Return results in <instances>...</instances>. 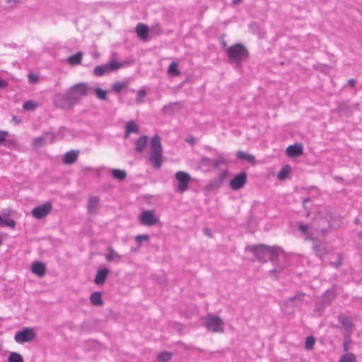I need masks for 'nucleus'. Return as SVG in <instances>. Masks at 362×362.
I'll use <instances>...</instances> for the list:
<instances>
[{
  "label": "nucleus",
  "instance_id": "f257e3e1",
  "mask_svg": "<svg viewBox=\"0 0 362 362\" xmlns=\"http://www.w3.org/2000/svg\"><path fill=\"white\" fill-rule=\"evenodd\" d=\"M245 250L250 251L255 258L262 262H267L269 259L275 262L277 261L279 255L283 252L279 246H269L265 244H259L255 246H247Z\"/></svg>",
  "mask_w": 362,
  "mask_h": 362
},
{
  "label": "nucleus",
  "instance_id": "f03ea898",
  "mask_svg": "<svg viewBox=\"0 0 362 362\" xmlns=\"http://www.w3.org/2000/svg\"><path fill=\"white\" fill-rule=\"evenodd\" d=\"M159 135H154L150 141L149 162L156 169H159L163 163V147Z\"/></svg>",
  "mask_w": 362,
  "mask_h": 362
},
{
  "label": "nucleus",
  "instance_id": "7ed1b4c3",
  "mask_svg": "<svg viewBox=\"0 0 362 362\" xmlns=\"http://www.w3.org/2000/svg\"><path fill=\"white\" fill-rule=\"evenodd\" d=\"M226 52L229 61L235 63L238 66H240L242 61L248 57L247 49L240 43L230 46Z\"/></svg>",
  "mask_w": 362,
  "mask_h": 362
},
{
  "label": "nucleus",
  "instance_id": "20e7f679",
  "mask_svg": "<svg viewBox=\"0 0 362 362\" xmlns=\"http://www.w3.org/2000/svg\"><path fill=\"white\" fill-rule=\"evenodd\" d=\"M53 102L57 107L64 110L72 109L76 105L68 89L64 93L55 94Z\"/></svg>",
  "mask_w": 362,
  "mask_h": 362
},
{
  "label": "nucleus",
  "instance_id": "39448f33",
  "mask_svg": "<svg viewBox=\"0 0 362 362\" xmlns=\"http://www.w3.org/2000/svg\"><path fill=\"white\" fill-rule=\"evenodd\" d=\"M68 90L77 104L81 98L92 93L93 88L86 83H78L71 86Z\"/></svg>",
  "mask_w": 362,
  "mask_h": 362
},
{
  "label": "nucleus",
  "instance_id": "423d86ee",
  "mask_svg": "<svg viewBox=\"0 0 362 362\" xmlns=\"http://www.w3.org/2000/svg\"><path fill=\"white\" fill-rule=\"evenodd\" d=\"M223 320L216 315H209L206 317L204 326L208 331L212 332H221L223 331Z\"/></svg>",
  "mask_w": 362,
  "mask_h": 362
},
{
  "label": "nucleus",
  "instance_id": "0eeeda50",
  "mask_svg": "<svg viewBox=\"0 0 362 362\" xmlns=\"http://www.w3.org/2000/svg\"><path fill=\"white\" fill-rule=\"evenodd\" d=\"M305 296V293H298L295 296L285 300L282 304L284 309L288 313H293L296 308L301 305Z\"/></svg>",
  "mask_w": 362,
  "mask_h": 362
},
{
  "label": "nucleus",
  "instance_id": "6e6552de",
  "mask_svg": "<svg viewBox=\"0 0 362 362\" xmlns=\"http://www.w3.org/2000/svg\"><path fill=\"white\" fill-rule=\"evenodd\" d=\"M122 66V63L113 60L107 64L96 66L93 70V74L95 76H102L120 69Z\"/></svg>",
  "mask_w": 362,
  "mask_h": 362
},
{
  "label": "nucleus",
  "instance_id": "1a4fd4ad",
  "mask_svg": "<svg viewBox=\"0 0 362 362\" xmlns=\"http://www.w3.org/2000/svg\"><path fill=\"white\" fill-rule=\"evenodd\" d=\"M35 337L36 334L33 328L24 327L21 331L16 333L14 339L17 343L23 344L31 341Z\"/></svg>",
  "mask_w": 362,
  "mask_h": 362
},
{
  "label": "nucleus",
  "instance_id": "9d476101",
  "mask_svg": "<svg viewBox=\"0 0 362 362\" xmlns=\"http://www.w3.org/2000/svg\"><path fill=\"white\" fill-rule=\"evenodd\" d=\"M175 179L178 181L177 191L184 192L187 189L188 184L191 180L190 175L184 171H178L175 175Z\"/></svg>",
  "mask_w": 362,
  "mask_h": 362
},
{
  "label": "nucleus",
  "instance_id": "9b49d317",
  "mask_svg": "<svg viewBox=\"0 0 362 362\" xmlns=\"http://www.w3.org/2000/svg\"><path fill=\"white\" fill-rule=\"evenodd\" d=\"M139 221L144 226H151L156 224L158 219L156 218L153 210H145L139 215Z\"/></svg>",
  "mask_w": 362,
  "mask_h": 362
},
{
  "label": "nucleus",
  "instance_id": "f8f14e48",
  "mask_svg": "<svg viewBox=\"0 0 362 362\" xmlns=\"http://www.w3.org/2000/svg\"><path fill=\"white\" fill-rule=\"evenodd\" d=\"M52 208V205L50 202H46L44 204L37 206L32 210V215L37 218L41 219L48 215Z\"/></svg>",
  "mask_w": 362,
  "mask_h": 362
},
{
  "label": "nucleus",
  "instance_id": "ddd939ff",
  "mask_svg": "<svg viewBox=\"0 0 362 362\" xmlns=\"http://www.w3.org/2000/svg\"><path fill=\"white\" fill-rule=\"evenodd\" d=\"M247 180V175L242 172L235 175L230 182V187L233 190H238L244 187Z\"/></svg>",
  "mask_w": 362,
  "mask_h": 362
},
{
  "label": "nucleus",
  "instance_id": "4468645a",
  "mask_svg": "<svg viewBox=\"0 0 362 362\" xmlns=\"http://www.w3.org/2000/svg\"><path fill=\"white\" fill-rule=\"evenodd\" d=\"M54 134L52 132H45L42 136L34 138L33 145L39 148L47 143H52L54 140Z\"/></svg>",
  "mask_w": 362,
  "mask_h": 362
},
{
  "label": "nucleus",
  "instance_id": "2eb2a0df",
  "mask_svg": "<svg viewBox=\"0 0 362 362\" xmlns=\"http://www.w3.org/2000/svg\"><path fill=\"white\" fill-rule=\"evenodd\" d=\"M338 320L344 329V334H352L354 329V324L350 317L341 314L338 316Z\"/></svg>",
  "mask_w": 362,
  "mask_h": 362
},
{
  "label": "nucleus",
  "instance_id": "dca6fc26",
  "mask_svg": "<svg viewBox=\"0 0 362 362\" xmlns=\"http://www.w3.org/2000/svg\"><path fill=\"white\" fill-rule=\"evenodd\" d=\"M358 107V104L349 105L347 102L340 103L337 107V112L341 115H350L354 110H356Z\"/></svg>",
  "mask_w": 362,
  "mask_h": 362
},
{
  "label": "nucleus",
  "instance_id": "f3484780",
  "mask_svg": "<svg viewBox=\"0 0 362 362\" xmlns=\"http://www.w3.org/2000/svg\"><path fill=\"white\" fill-rule=\"evenodd\" d=\"M303 153V145L300 144L290 145L286 148V154L290 158L298 157L301 156Z\"/></svg>",
  "mask_w": 362,
  "mask_h": 362
},
{
  "label": "nucleus",
  "instance_id": "a211bd4d",
  "mask_svg": "<svg viewBox=\"0 0 362 362\" xmlns=\"http://www.w3.org/2000/svg\"><path fill=\"white\" fill-rule=\"evenodd\" d=\"M110 273V270L107 268L99 269L97 271L94 282L97 285L103 284L105 282L107 276Z\"/></svg>",
  "mask_w": 362,
  "mask_h": 362
},
{
  "label": "nucleus",
  "instance_id": "6ab92c4d",
  "mask_svg": "<svg viewBox=\"0 0 362 362\" xmlns=\"http://www.w3.org/2000/svg\"><path fill=\"white\" fill-rule=\"evenodd\" d=\"M31 271L39 277H42L45 275L46 272L45 265L41 262L35 261L33 263Z\"/></svg>",
  "mask_w": 362,
  "mask_h": 362
},
{
  "label": "nucleus",
  "instance_id": "aec40b11",
  "mask_svg": "<svg viewBox=\"0 0 362 362\" xmlns=\"http://www.w3.org/2000/svg\"><path fill=\"white\" fill-rule=\"evenodd\" d=\"M78 153H79V151H76V150H71V151L66 152L64 154V158L62 159L63 163L66 165H70V164L74 163L76 160V159L78 156Z\"/></svg>",
  "mask_w": 362,
  "mask_h": 362
},
{
  "label": "nucleus",
  "instance_id": "412c9836",
  "mask_svg": "<svg viewBox=\"0 0 362 362\" xmlns=\"http://www.w3.org/2000/svg\"><path fill=\"white\" fill-rule=\"evenodd\" d=\"M138 37L142 40H146L149 33L148 27L143 23H139L136 27Z\"/></svg>",
  "mask_w": 362,
  "mask_h": 362
},
{
  "label": "nucleus",
  "instance_id": "4be33fe9",
  "mask_svg": "<svg viewBox=\"0 0 362 362\" xmlns=\"http://www.w3.org/2000/svg\"><path fill=\"white\" fill-rule=\"evenodd\" d=\"M131 133H139V127L133 120H130L126 124L124 139H128Z\"/></svg>",
  "mask_w": 362,
  "mask_h": 362
},
{
  "label": "nucleus",
  "instance_id": "5701e85b",
  "mask_svg": "<svg viewBox=\"0 0 362 362\" xmlns=\"http://www.w3.org/2000/svg\"><path fill=\"white\" fill-rule=\"evenodd\" d=\"M109 253L105 255V259L107 262H119L122 260V256L118 254L112 247L107 248Z\"/></svg>",
  "mask_w": 362,
  "mask_h": 362
},
{
  "label": "nucleus",
  "instance_id": "b1692460",
  "mask_svg": "<svg viewBox=\"0 0 362 362\" xmlns=\"http://www.w3.org/2000/svg\"><path fill=\"white\" fill-rule=\"evenodd\" d=\"M148 144V136L146 135L140 136L135 142V151L142 152Z\"/></svg>",
  "mask_w": 362,
  "mask_h": 362
},
{
  "label": "nucleus",
  "instance_id": "393cba45",
  "mask_svg": "<svg viewBox=\"0 0 362 362\" xmlns=\"http://www.w3.org/2000/svg\"><path fill=\"white\" fill-rule=\"evenodd\" d=\"M313 249L315 255L321 259L328 253L326 247L320 243H315L313 246Z\"/></svg>",
  "mask_w": 362,
  "mask_h": 362
},
{
  "label": "nucleus",
  "instance_id": "a878e982",
  "mask_svg": "<svg viewBox=\"0 0 362 362\" xmlns=\"http://www.w3.org/2000/svg\"><path fill=\"white\" fill-rule=\"evenodd\" d=\"M100 199L98 197H90L88 199L87 209L89 214H93L99 207Z\"/></svg>",
  "mask_w": 362,
  "mask_h": 362
},
{
  "label": "nucleus",
  "instance_id": "bb28decb",
  "mask_svg": "<svg viewBox=\"0 0 362 362\" xmlns=\"http://www.w3.org/2000/svg\"><path fill=\"white\" fill-rule=\"evenodd\" d=\"M317 222L319 223V226L316 228V230L320 231L321 233H325L330 227L329 221L327 217L319 218Z\"/></svg>",
  "mask_w": 362,
  "mask_h": 362
},
{
  "label": "nucleus",
  "instance_id": "cd10ccee",
  "mask_svg": "<svg viewBox=\"0 0 362 362\" xmlns=\"http://www.w3.org/2000/svg\"><path fill=\"white\" fill-rule=\"evenodd\" d=\"M90 300L92 304L97 306L101 305L103 303L102 293L99 291L93 292L90 295Z\"/></svg>",
  "mask_w": 362,
  "mask_h": 362
},
{
  "label": "nucleus",
  "instance_id": "c85d7f7f",
  "mask_svg": "<svg viewBox=\"0 0 362 362\" xmlns=\"http://www.w3.org/2000/svg\"><path fill=\"white\" fill-rule=\"evenodd\" d=\"M180 103L178 102L170 103L167 105H165L162 109L161 112L164 115H172L175 112V107L178 105Z\"/></svg>",
  "mask_w": 362,
  "mask_h": 362
},
{
  "label": "nucleus",
  "instance_id": "c756f323",
  "mask_svg": "<svg viewBox=\"0 0 362 362\" xmlns=\"http://www.w3.org/2000/svg\"><path fill=\"white\" fill-rule=\"evenodd\" d=\"M111 173L114 178L119 181H122L127 177V173L124 170L113 169L112 170Z\"/></svg>",
  "mask_w": 362,
  "mask_h": 362
},
{
  "label": "nucleus",
  "instance_id": "7c9ffc66",
  "mask_svg": "<svg viewBox=\"0 0 362 362\" xmlns=\"http://www.w3.org/2000/svg\"><path fill=\"white\" fill-rule=\"evenodd\" d=\"M173 354L168 351L160 352L157 356L158 362H168L171 360Z\"/></svg>",
  "mask_w": 362,
  "mask_h": 362
},
{
  "label": "nucleus",
  "instance_id": "2f4dec72",
  "mask_svg": "<svg viewBox=\"0 0 362 362\" xmlns=\"http://www.w3.org/2000/svg\"><path fill=\"white\" fill-rule=\"evenodd\" d=\"M82 56H83L82 52H78L75 54L71 55L68 58V62L71 65H77L81 63Z\"/></svg>",
  "mask_w": 362,
  "mask_h": 362
},
{
  "label": "nucleus",
  "instance_id": "473e14b6",
  "mask_svg": "<svg viewBox=\"0 0 362 362\" xmlns=\"http://www.w3.org/2000/svg\"><path fill=\"white\" fill-rule=\"evenodd\" d=\"M352 334H344L343 349L344 352H347L350 349V345L352 342Z\"/></svg>",
  "mask_w": 362,
  "mask_h": 362
},
{
  "label": "nucleus",
  "instance_id": "72a5a7b5",
  "mask_svg": "<svg viewBox=\"0 0 362 362\" xmlns=\"http://www.w3.org/2000/svg\"><path fill=\"white\" fill-rule=\"evenodd\" d=\"M339 362H357V359L354 354L346 353L341 356Z\"/></svg>",
  "mask_w": 362,
  "mask_h": 362
},
{
  "label": "nucleus",
  "instance_id": "f704fd0d",
  "mask_svg": "<svg viewBox=\"0 0 362 362\" xmlns=\"http://www.w3.org/2000/svg\"><path fill=\"white\" fill-rule=\"evenodd\" d=\"M94 92L97 98L101 100H107V92L106 90H103L100 88H95L92 90V92Z\"/></svg>",
  "mask_w": 362,
  "mask_h": 362
},
{
  "label": "nucleus",
  "instance_id": "c9c22d12",
  "mask_svg": "<svg viewBox=\"0 0 362 362\" xmlns=\"http://www.w3.org/2000/svg\"><path fill=\"white\" fill-rule=\"evenodd\" d=\"M178 64L175 62H172L168 69V74L173 76H178L180 71L177 69Z\"/></svg>",
  "mask_w": 362,
  "mask_h": 362
},
{
  "label": "nucleus",
  "instance_id": "e433bc0d",
  "mask_svg": "<svg viewBox=\"0 0 362 362\" xmlns=\"http://www.w3.org/2000/svg\"><path fill=\"white\" fill-rule=\"evenodd\" d=\"M8 362H23L21 355L17 352H11L7 359Z\"/></svg>",
  "mask_w": 362,
  "mask_h": 362
},
{
  "label": "nucleus",
  "instance_id": "4c0bfd02",
  "mask_svg": "<svg viewBox=\"0 0 362 362\" xmlns=\"http://www.w3.org/2000/svg\"><path fill=\"white\" fill-rule=\"evenodd\" d=\"M290 170H291L290 167L288 165L282 168L281 170L279 172V173L277 175L278 179L280 180H285L287 177V176L288 175V174L290 173Z\"/></svg>",
  "mask_w": 362,
  "mask_h": 362
},
{
  "label": "nucleus",
  "instance_id": "58836bf2",
  "mask_svg": "<svg viewBox=\"0 0 362 362\" xmlns=\"http://www.w3.org/2000/svg\"><path fill=\"white\" fill-rule=\"evenodd\" d=\"M237 156L239 158H243L247 160L248 163H253L255 161V157L252 155L247 154L243 151H238Z\"/></svg>",
  "mask_w": 362,
  "mask_h": 362
},
{
  "label": "nucleus",
  "instance_id": "ea45409f",
  "mask_svg": "<svg viewBox=\"0 0 362 362\" xmlns=\"http://www.w3.org/2000/svg\"><path fill=\"white\" fill-rule=\"evenodd\" d=\"M315 342V339L313 336H309L306 338L305 342V348L307 350H311L313 348V346Z\"/></svg>",
  "mask_w": 362,
  "mask_h": 362
},
{
  "label": "nucleus",
  "instance_id": "a19ab883",
  "mask_svg": "<svg viewBox=\"0 0 362 362\" xmlns=\"http://www.w3.org/2000/svg\"><path fill=\"white\" fill-rule=\"evenodd\" d=\"M37 103L31 100H28L25 102L23 105V109L27 111L34 110L37 107Z\"/></svg>",
  "mask_w": 362,
  "mask_h": 362
},
{
  "label": "nucleus",
  "instance_id": "79ce46f5",
  "mask_svg": "<svg viewBox=\"0 0 362 362\" xmlns=\"http://www.w3.org/2000/svg\"><path fill=\"white\" fill-rule=\"evenodd\" d=\"M125 86L126 85L124 83L117 82L112 85V88L116 93H119L125 87Z\"/></svg>",
  "mask_w": 362,
  "mask_h": 362
},
{
  "label": "nucleus",
  "instance_id": "37998d69",
  "mask_svg": "<svg viewBox=\"0 0 362 362\" xmlns=\"http://www.w3.org/2000/svg\"><path fill=\"white\" fill-rule=\"evenodd\" d=\"M210 161V165H212L214 168H218L221 165L225 163V160L223 158H218Z\"/></svg>",
  "mask_w": 362,
  "mask_h": 362
},
{
  "label": "nucleus",
  "instance_id": "c03bdc74",
  "mask_svg": "<svg viewBox=\"0 0 362 362\" xmlns=\"http://www.w3.org/2000/svg\"><path fill=\"white\" fill-rule=\"evenodd\" d=\"M220 186H221L220 182H218L216 180H214L207 185L206 189L208 190H213V189L219 188Z\"/></svg>",
  "mask_w": 362,
  "mask_h": 362
},
{
  "label": "nucleus",
  "instance_id": "a18cd8bd",
  "mask_svg": "<svg viewBox=\"0 0 362 362\" xmlns=\"http://www.w3.org/2000/svg\"><path fill=\"white\" fill-rule=\"evenodd\" d=\"M337 257H338V259L337 261L336 262H332L330 264L332 266H333L334 267H335L336 269H339V267L342 264V255L341 254H337Z\"/></svg>",
  "mask_w": 362,
  "mask_h": 362
},
{
  "label": "nucleus",
  "instance_id": "49530a36",
  "mask_svg": "<svg viewBox=\"0 0 362 362\" xmlns=\"http://www.w3.org/2000/svg\"><path fill=\"white\" fill-rule=\"evenodd\" d=\"M146 95V92L145 90L141 89L137 93V98L136 101L139 103L142 102V99Z\"/></svg>",
  "mask_w": 362,
  "mask_h": 362
},
{
  "label": "nucleus",
  "instance_id": "de8ad7c7",
  "mask_svg": "<svg viewBox=\"0 0 362 362\" xmlns=\"http://www.w3.org/2000/svg\"><path fill=\"white\" fill-rule=\"evenodd\" d=\"M22 0H6L5 2L8 4V7L12 8L16 6V5L21 4Z\"/></svg>",
  "mask_w": 362,
  "mask_h": 362
},
{
  "label": "nucleus",
  "instance_id": "09e8293b",
  "mask_svg": "<svg viewBox=\"0 0 362 362\" xmlns=\"http://www.w3.org/2000/svg\"><path fill=\"white\" fill-rule=\"evenodd\" d=\"M3 226H8L14 228L16 226V222L12 219L5 220L4 219Z\"/></svg>",
  "mask_w": 362,
  "mask_h": 362
},
{
  "label": "nucleus",
  "instance_id": "8fccbe9b",
  "mask_svg": "<svg viewBox=\"0 0 362 362\" xmlns=\"http://www.w3.org/2000/svg\"><path fill=\"white\" fill-rule=\"evenodd\" d=\"M226 176H227V172L226 171L221 172L218 175V179L216 180V181L218 182H220V185H221V184L224 181V180L226 178Z\"/></svg>",
  "mask_w": 362,
  "mask_h": 362
},
{
  "label": "nucleus",
  "instance_id": "3c124183",
  "mask_svg": "<svg viewBox=\"0 0 362 362\" xmlns=\"http://www.w3.org/2000/svg\"><path fill=\"white\" fill-rule=\"evenodd\" d=\"M135 240L138 242H140L141 240L147 241L149 240V235L146 234L138 235L135 237Z\"/></svg>",
  "mask_w": 362,
  "mask_h": 362
},
{
  "label": "nucleus",
  "instance_id": "603ef678",
  "mask_svg": "<svg viewBox=\"0 0 362 362\" xmlns=\"http://www.w3.org/2000/svg\"><path fill=\"white\" fill-rule=\"evenodd\" d=\"M308 226L304 223H300L298 226V229L300 232H302L304 234H306L308 230Z\"/></svg>",
  "mask_w": 362,
  "mask_h": 362
},
{
  "label": "nucleus",
  "instance_id": "864d4df0",
  "mask_svg": "<svg viewBox=\"0 0 362 362\" xmlns=\"http://www.w3.org/2000/svg\"><path fill=\"white\" fill-rule=\"evenodd\" d=\"M38 79V76L34 74H30L28 75V80L30 83H35Z\"/></svg>",
  "mask_w": 362,
  "mask_h": 362
},
{
  "label": "nucleus",
  "instance_id": "5fc2aeb1",
  "mask_svg": "<svg viewBox=\"0 0 362 362\" xmlns=\"http://www.w3.org/2000/svg\"><path fill=\"white\" fill-rule=\"evenodd\" d=\"M8 133L6 131L1 130L0 131V144H2L4 141V138L8 136Z\"/></svg>",
  "mask_w": 362,
  "mask_h": 362
},
{
  "label": "nucleus",
  "instance_id": "6e6d98bb",
  "mask_svg": "<svg viewBox=\"0 0 362 362\" xmlns=\"http://www.w3.org/2000/svg\"><path fill=\"white\" fill-rule=\"evenodd\" d=\"M185 141L191 146H194L195 144V139L193 136L186 138Z\"/></svg>",
  "mask_w": 362,
  "mask_h": 362
},
{
  "label": "nucleus",
  "instance_id": "4d7b16f0",
  "mask_svg": "<svg viewBox=\"0 0 362 362\" xmlns=\"http://www.w3.org/2000/svg\"><path fill=\"white\" fill-rule=\"evenodd\" d=\"M13 144V141L9 140V139H6V137H5L4 142L2 144H1L0 145H4L5 146H11Z\"/></svg>",
  "mask_w": 362,
  "mask_h": 362
},
{
  "label": "nucleus",
  "instance_id": "13d9d810",
  "mask_svg": "<svg viewBox=\"0 0 362 362\" xmlns=\"http://www.w3.org/2000/svg\"><path fill=\"white\" fill-rule=\"evenodd\" d=\"M8 82L5 80L0 78V88H4L8 86Z\"/></svg>",
  "mask_w": 362,
  "mask_h": 362
},
{
  "label": "nucleus",
  "instance_id": "bf43d9fd",
  "mask_svg": "<svg viewBox=\"0 0 362 362\" xmlns=\"http://www.w3.org/2000/svg\"><path fill=\"white\" fill-rule=\"evenodd\" d=\"M281 270H282V267H277L276 268H274V269L270 270L269 273L270 274H276V273L280 272Z\"/></svg>",
  "mask_w": 362,
  "mask_h": 362
},
{
  "label": "nucleus",
  "instance_id": "052dcab7",
  "mask_svg": "<svg viewBox=\"0 0 362 362\" xmlns=\"http://www.w3.org/2000/svg\"><path fill=\"white\" fill-rule=\"evenodd\" d=\"M310 201V199L309 197L305 199L303 202V206L305 209H308L307 203Z\"/></svg>",
  "mask_w": 362,
  "mask_h": 362
},
{
  "label": "nucleus",
  "instance_id": "680f3d73",
  "mask_svg": "<svg viewBox=\"0 0 362 362\" xmlns=\"http://www.w3.org/2000/svg\"><path fill=\"white\" fill-rule=\"evenodd\" d=\"M348 84L351 86V87H354V84H355V79L354 78H350L349 79L348 81Z\"/></svg>",
  "mask_w": 362,
  "mask_h": 362
},
{
  "label": "nucleus",
  "instance_id": "e2e57ef3",
  "mask_svg": "<svg viewBox=\"0 0 362 362\" xmlns=\"http://www.w3.org/2000/svg\"><path fill=\"white\" fill-rule=\"evenodd\" d=\"M204 234H205L206 235H207V236H209V237H211V231H210V230H209V229H208V228H204Z\"/></svg>",
  "mask_w": 362,
  "mask_h": 362
},
{
  "label": "nucleus",
  "instance_id": "0e129e2a",
  "mask_svg": "<svg viewBox=\"0 0 362 362\" xmlns=\"http://www.w3.org/2000/svg\"><path fill=\"white\" fill-rule=\"evenodd\" d=\"M209 160H212L211 159L209 158H203V163L206 165H210V161Z\"/></svg>",
  "mask_w": 362,
  "mask_h": 362
},
{
  "label": "nucleus",
  "instance_id": "69168bd1",
  "mask_svg": "<svg viewBox=\"0 0 362 362\" xmlns=\"http://www.w3.org/2000/svg\"><path fill=\"white\" fill-rule=\"evenodd\" d=\"M243 0H233L232 4L234 5H238L242 2Z\"/></svg>",
  "mask_w": 362,
  "mask_h": 362
},
{
  "label": "nucleus",
  "instance_id": "338daca9",
  "mask_svg": "<svg viewBox=\"0 0 362 362\" xmlns=\"http://www.w3.org/2000/svg\"><path fill=\"white\" fill-rule=\"evenodd\" d=\"M13 119L16 121V123H19L21 122V120L18 119L16 116H13Z\"/></svg>",
  "mask_w": 362,
  "mask_h": 362
},
{
  "label": "nucleus",
  "instance_id": "774afa93",
  "mask_svg": "<svg viewBox=\"0 0 362 362\" xmlns=\"http://www.w3.org/2000/svg\"><path fill=\"white\" fill-rule=\"evenodd\" d=\"M358 237L360 238V239H362V232H360L358 233Z\"/></svg>",
  "mask_w": 362,
  "mask_h": 362
}]
</instances>
